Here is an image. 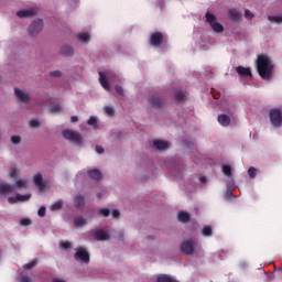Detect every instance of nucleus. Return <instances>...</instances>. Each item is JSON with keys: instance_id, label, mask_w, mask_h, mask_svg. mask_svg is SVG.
I'll list each match as a JSON object with an SVG mask.
<instances>
[{"instance_id": "49530a36", "label": "nucleus", "mask_w": 282, "mask_h": 282, "mask_svg": "<svg viewBox=\"0 0 282 282\" xmlns=\"http://www.w3.org/2000/svg\"><path fill=\"white\" fill-rule=\"evenodd\" d=\"M115 91H117L119 94V96H124V88H122V86L117 85L115 87Z\"/></svg>"}, {"instance_id": "b1692460", "label": "nucleus", "mask_w": 282, "mask_h": 282, "mask_svg": "<svg viewBox=\"0 0 282 282\" xmlns=\"http://www.w3.org/2000/svg\"><path fill=\"white\" fill-rule=\"evenodd\" d=\"M77 39L80 43H89V41H91V35H89V33H79L77 34Z\"/></svg>"}, {"instance_id": "4c0bfd02", "label": "nucleus", "mask_w": 282, "mask_h": 282, "mask_svg": "<svg viewBox=\"0 0 282 282\" xmlns=\"http://www.w3.org/2000/svg\"><path fill=\"white\" fill-rule=\"evenodd\" d=\"M248 175L251 180H254V177H257V169H254L253 166L249 167Z\"/></svg>"}, {"instance_id": "c03bdc74", "label": "nucleus", "mask_w": 282, "mask_h": 282, "mask_svg": "<svg viewBox=\"0 0 282 282\" xmlns=\"http://www.w3.org/2000/svg\"><path fill=\"white\" fill-rule=\"evenodd\" d=\"M20 225L21 226H31L32 225V220L30 219V218H22L21 220H20Z\"/></svg>"}, {"instance_id": "f3484780", "label": "nucleus", "mask_w": 282, "mask_h": 282, "mask_svg": "<svg viewBox=\"0 0 282 282\" xmlns=\"http://www.w3.org/2000/svg\"><path fill=\"white\" fill-rule=\"evenodd\" d=\"M153 147L154 149H158V151H166V149H169V143L166 141L155 140Z\"/></svg>"}, {"instance_id": "ddd939ff", "label": "nucleus", "mask_w": 282, "mask_h": 282, "mask_svg": "<svg viewBox=\"0 0 282 282\" xmlns=\"http://www.w3.org/2000/svg\"><path fill=\"white\" fill-rule=\"evenodd\" d=\"M33 182L40 192L45 191V183L43 182V175L41 173H37L33 176Z\"/></svg>"}, {"instance_id": "a18cd8bd", "label": "nucleus", "mask_w": 282, "mask_h": 282, "mask_svg": "<svg viewBox=\"0 0 282 282\" xmlns=\"http://www.w3.org/2000/svg\"><path fill=\"white\" fill-rule=\"evenodd\" d=\"M12 144H21V137L19 135H12L11 137Z\"/></svg>"}, {"instance_id": "ea45409f", "label": "nucleus", "mask_w": 282, "mask_h": 282, "mask_svg": "<svg viewBox=\"0 0 282 282\" xmlns=\"http://www.w3.org/2000/svg\"><path fill=\"white\" fill-rule=\"evenodd\" d=\"M30 127H31V129H39V127H41V123L39 122V120L32 119L30 121Z\"/></svg>"}, {"instance_id": "4468645a", "label": "nucleus", "mask_w": 282, "mask_h": 282, "mask_svg": "<svg viewBox=\"0 0 282 282\" xmlns=\"http://www.w3.org/2000/svg\"><path fill=\"white\" fill-rule=\"evenodd\" d=\"M176 102H186L188 100V93L184 90H176L174 94Z\"/></svg>"}, {"instance_id": "f03ea898", "label": "nucleus", "mask_w": 282, "mask_h": 282, "mask_svg": "<svg viewBox=\"0 0 282 282\" xmlns=\"http://www.w3.org/2000/svg\"><path fill=\"white\" fill-rule=\"evenodd\" d=\"M197 248H199L197 240L188 239L181 245V252L182 254H188V257H192Z\"/></svg>"}, {"instance_id": "603ef678", "label": "nucleus", "mask_w": 282, "mask_h": 282, "mask_svg": "<svg viewBox=\"0 0 282 282\" xmlns=\"http://www.w3.org/2000/svg\"><path fill=\"white\" fill-rule=\"evenodd\" d=\"M70 122H78V117L77 116H72L70 117Z\"/></svg>"}, {"instance_id": "39448f33", "label": "nucleus", "mask_w": 282, "mask_h": 282, "mask_svg": "<svg viewBox=\"0 0 282 282\" xmlns=\"http://www.w3.org/2000/svg\"><path fill=\"white\" fill-rule=\"evenodd\" d=\"M63 137L74 144H83V134L72 130H63Z\"/></svg>"}, {"instance_id": "3c124183", "label": "nucleus", "mask_w": 282, "mask_h": 282, "mask_svg": "<svg viewBox=\"0 0 282 282\" xmlns=\"http://www.w3.org/2000/svg\"><path fill=\"white\" fill-rule=\"evenodd\" d=\"M96 151H97V153H105V149L100 145L96 147Z\"/></svg>"}, {"instance_id": "37998d69", "label": "nucleus", "mask_w": 282, "mask_h": 282, "mask_svg": "<svg viewBox=\"0 0 282 282\" xmlns=\"http://www.w3.org/2000/svg\"><path fill=\"white\" fill-rule=\"evenodd\" d=\"M59 246H61V248H62L63 250H69V248H72V242H69V241H63V242L59 243Z\"/></svg>"}, {"instance_id": "9b49d317", "label": "nucleus", "mask_w": 282, "mask_h": 282, "mask_svg": "<svg viewBox=\"0 0 282 282\" xmlns=\"http://www.w3.org/2000/svg\"><path fill=\"white\" fill-rule=\"evenodd\" d=\"M236 72L240 78H252V70L249 67L238 66Z\"/></svg>"}, {"instance_id": "20e7f679", "label": "nucleus", "mask_w": 282, "mask_h": 282, "mask_svg": "<svg viewBox=\"0 0 282 282\" xmlns=\"http://www.w3.org/2000/svg\"><path fill=\"white\" fill-rule=\"evenodd\" d=\"M205 17H206V21L209 23L214 32H216L217 34H221V32H224V25L217 22V18L215 17V14L207 12Z\"/></svg>"}, {"instance_id": "6e6552de", "label": "nucleus", "mask_w": 282, "mask_h": 282, "mask_svg": "<svg viewBox=\"0 0 282 282\" xmlns=\"http://www.w3.org/2000/svg\"><path fill=\"white\" fill-rule=\"evenodd\" d=\"M43 30V20L41 19H35L29 26V34L32 36L34 34H39Z\"/></svg>"}, {"instance_id": "79ce46f5", "label": "nucleus", "mask_w": 282, "mask_h": 282, "mask_svg": "<svg viewBox=\"0 0 282 282\" xmlns=\"http://www.w3.org/2000/svg\"><path fill=\"white\" fill-rule=\"evenodd\" d=\"M87 124H89V127H97L98 120H96V117H90L87 121Z\"/></svg>"}, {"instance_id": "72a5a7b5", "label": "nucleus", "mask_w": 282, "mask_h": 282, "mask_svg": "<svg viewBox=\"0 0 282 282\" xmlns=\"http://www.w3.org/2000/svg\"><path fill=\"white\" fill-rule=\"evenodd\" d=\"M223 173L227 177H230V175H232V167L230 165H223Z\"/></svg>"}, {"instance_id": "bb28decb", "label": "nucleus", "mask_w": 282, "mask_h": 282, "mask_svg": "<svg viewBox=\"0 0 282 282\" xmlns=\"http://www.w3.org/2000/svg\"><path fill=\"white\" fill-rule=\"evenodd\" d=\"M50 111L52 113H61V111H63V107H61V104H51Z\"/></svg>"}, {"instance_id": "cd10ccee", "label": "nucleus", "mask_w": 282, "mask_h": 282, "mask_svg": "<svg viewBox=\"0 0 282 282\" xmlns=\"http://www.w3.org/2000/svg\"><path fill=\"white\" fill-rule=\"evenodd\" d=\"M203 237H213V228L210 226H205L202 229Z\"/></svg>"}, {"instance_id": "a19ab883", "label": "nucleus", "mask_w": 282, "mask_h": 282, "mask_svg": "<svg viewBox=\"0 0 282 282\" xmlns=\"http://www.w3.org/2000/svg\"><path fill=\"white\" fill-rule=\"evenodd\" d=\"M51 78H61L63 76V73L61 70H53L50 73Z\"/></svg>"}, {"instance_id": "09e8293b", "label": "nucleus", "mask_w": 282, "mask_h": 282, "mask_svg": "<svg viewBox=\"0 0 282 282\" xmlns=\"http://www.w3.org/2000/svg\"><path fill=\"white\" fill-rule=\"evenodd\" d=\"M112 218L113 219H120V210L113 209L112 210Z\"/></svg>"}, {"instance_id": "0eeeda50", "label": "nucleus", "mask_w": 282, "mask_h": 282, "mask_svg": "<svg viewBox=\"0 0 282 282\" xmlns=\"http://www.w3.org/2000/svg\"><path fill=\"white\" fill-rule=\"evenodd\" d=\"M270 120L273 127H281L282 124V112L280 109H272L270 111Z\"/></svg>"}, {"instance_id": "7ed1b4c3", "label": "nucleus", "mask_w": 282, "mask_h": 282, "mask_svg": "<svg viewBox=\"0 0 282 282\" xmlns=\"http://www.w3.org/2000/svg\"><path fill=\"white\" fill-rule=\"evenodd\" d=\"M166 41V35L160 31L153 32L150 35V45H152V47H160V45H164Z\"/></svg>"}, {"instance_id": "dca6fc26", "label": "nucleus", "mask_w": 282, "mask_h": 282, "mask_svg": "<svg viewBox=\"0 0 282 282\" xmlns=\"http://www.w3.org/2000/svg\"><path fill=\"white\" fill-rule=\"evenodd\" d=\"M99 83L106 91H111V86L109 85V82H107V76L102 74V72H99Z\"/></svg>"}, {"instance_id": "5701e85b", "label": "nucleus", "mask_w": 282, "mask_h": 282, "mask_svg": "<svg viewBox=\"0 0 282 282\" xmlns=\"http://www.w3.org/2000/svg\"><path fill=\"white\" fill-rule=\"evenodd\" d=\"M74 225L76 228H83V226H87V219L83 216H78L74 219Z\"/></svg>"}, {"instance_id": "1a4fd4ad", "label": "nucleus", "mask_w": 282, "mask_h": 282, "mask_svg": "<svg viewBox=\"0 0 282 282\" xmlns=\"http://www.w3.org/2000/svg\"><path fill=\"white\" fill-rule=\"evenodd\" d=\"M17 17H19L20 19H32V17H36V9H22L17 12Z\"/></svg>"}, {"instance_id": "e433bc0d", "label": "nucleus", "mask_w": 282, "mask_h": 282, "mask_svg": "<svg viewBox=\"0 0 282 282\" xmlns=\"http://www.w3.org/2000/svg\"><path fill=\"white\" fill-rule=\"evenodd\" d=\"M17 188H25L28 186V181L25 180H18L15 182Z\"/></svg>"}, {"instance_id": "412c9836", "label": "nucleus", "mask_w": 282, "mask_h": 282, "mask_svg": "<svg viewBox=\"0 0 282 282\" xmlns=\"http://www.w3.org/2000/svg\"><path fill=\"white\" fill-rule=\"evenodd\" d=\"M177 219L181 224H188V221H191V214L186 212H178Z\"/></svg>"}, {"instance_id": "8fccbe9b", "label": "nucleus", "mask_w": 282, "mask_h": 282, "mask_svg": "<svg viewBox=\"0 0 282 282\" xmlns=\"http://www.w3.org/2000/svg\"><path fill=\"white\" fill-rule=\"evenodd\" d=\"M21 282H32V280L30 279V276L24 275L21 278Z\"/></svg>"}, {"instance_id": "9d476101", "label": "nucleus", "mask_w": 282, "mask_h": 282, "mask_svg": "<svg viewBox=\"0 0 282 282\" xmlns=\"http://www.w3.org/2000/svg\"><path fill=\"white\" fill-rule=\"evenodd\" d=\"M93 237L96 241H109V232L98 229L93 232Z\"/></svg>"}, {"instance_id": "de8ad7c7", "label": "nucleus", "mask_w": 282, "mask_h": 282, "mask_svg": "<svg viewBox=\"0 0 282 282\" xmlns=\"http://www.w3.org/2000/svg\"><path fill=\"white\" fill-rule=\"evenodd\" d=\"M45 213H46L45 206L40 207V209L37 210L39 217H45Z\"/></svg>"}, {"instance_id": "423d86ee", "label": "nucleus", "mask_w": 282, "mask_h": 282, "mask_svg": "<svg viewBox=\"0 0 282 282\" xmlns=\"http://www.w3.org/2000/svg\"><path fill=\"white\" fill-rule=\"evenodd\" d=\"M74 258L76 261H80L82 263H89V251L84 247H79L76 249Z\"/></svg>"}, {"instance_id": "c756f323", "label": "nucleus", "mask_w": 282, "mask_h": 282, "mask_svg": "<svg viewBox=\"0 0 282 282\" xmlns=\"http://www.w3.org/2000/svg\"><path fill=\"white\" fill-rule=\"evenodd\" d=\"M268 21L271 23H282V15H268Z\"/></svg>"}, {"instance_id": "c9c22d12", "label": "nucleus", "mask_w": 282, "mask_h": 282, "mask_svg": "<svg viewBox=\"0 0 282 282\" xmlns=\"http://www.w3.org/2000/svg\"><path fill=\"white\" fill-rule=\"evenodd\" d=\"M105 113L106 116H115L116 115V110L113 109V107L110 106H106L105 108Z\"/></svg>"}, {"instance_id": "f8f14e48", "label": "nucleus", "mask_w": 282, "mask_h": 282, "mask_svg": "<svg viewBox=\"0 0 282 282\" xmlns=\"http://www.w3.org/2000/svg\"><path fill=\"white\" fill-rule=\"evenodd\" d=\"M14 94L20 102H24L25 105H28V102H30V95L26 94L25 91H23L19 88H15Z\"/></svg>"}, {"instance_id": "58836bf2", "label": "nucleus", "mask_w": 282, "mask_h": 282, "mask_svg": "<svg viewBox=\"0 0 282 282\" xmlns=\"http://www.w3.org/2000/svg\"><path fill=\"white\" fill-rule=\"evenodd\" d=\"M245 19H247L248 21H252V19H254V13L250 12V10L246 9L245 10Z\"/></svg>"}, {"instance_id": "aec40b11", "label": "nucleus", "mask_w": 282, "mask_h": 282, "mask_svg": "<svg viewBox=\"0 0 282 282\" xmlns=\"http://www.w3.org/2000/svg\"><path fill=\"white\" fill-rule=\"evenodd\" d=\"M73 204L75 206V208H83V206H85V196L78 194L75 196Z\"/></svg>"}, {"instance_id": "6ab92c4d", "label": "nucleus", "mask_w": 282, "mask_h": 282, "mask_svg": "<svg viewBox=\"0 0 282 282\" xmlns=\"http://www.w3.org/2000/svg\"><path fill=\"white\" fill-rule=\"evenodd\" d=\"M228 14H229L230 21H235L236 23H238V21H241V12L237 10L230 9Z\"/></svg>"}, {"instance_id": "864d4df0", "label": "nucleus", "mask_w": 282, "mask_h": 282, "mask_svg": "<svg viewBox=\"0 0 282 282\" xmlns=\"http://www.w3.org/2000/svg\"><path fill=\"white\" fill-rule=\"evenodd\" d=\"M200 182H206V177H200Z\"/></svg>"}, {"instance_id": "5fc2aeb1", "label": "nucleus", "mask_w": 282, "mask_h": 282, "mask_svg": "<svg viewBox=\"0 0 282 282\" xmlns=\"http://www.w3.org/2000/svg\"><path fill=\"white\" fill-rule=\"evenodd\" d=\"M3 253V250L2 249H0V257H1V254Z\"/></svg>"}, {"instance_id": "f257e3e1", "label": "nucleus", "mask_w": 282, "mask_h": 282, "mask_svg": "<svg viewBox=\"0 0 282 282\" xmlns=\"http://www.w3.org/2000/svg\"><path fill=\"white\" fill-rule=\"evenodd\" d=\"M257 69L262 80H270L274 70V64H272V59L268 55L261 54L257 58Z\"/></svg>"}, {"instance_id": "f704fd0d", "label": "nucleus", "mask_w": 282, "mask_h": 282, "mask_svg": "<svg viewBox=\"0 0 282 282\" xmlns=\"http://www.w3.org/2000/svg\"><path fill=\"white\" fill-rule=\"evenodd\" d=\"M39 261L36 259L31 260L29 263L24 264V270H32V268H36Z\"/></svg>"}, {"instance_id": "6e6d98bb", "label": "nucleus", "mask_w": 282, "mask_h": 282, "mask_svg": "<svg viewBox=\"0 0 282 282\" xmlns=\"http://www.w3.org/2000/svg\"><path fill=\"white\" fill-rule=\"evenodd\" d=\"M279 272H282V267L279 269Z\"/></svg>"}, {"instance_id": "2f4dec72", "label": "nucleus", "mask_w": 282, "mask_h": 282, "mask_svg": "<svg viewBox=\"0 0 282 282\" xmlns=\"http://www.w3.org/2000/svg\"><path fill=\"white\" fill-rule=\"evenodd\" d=\"M9 175H10V177H12V180H18L19 175H20L19 169L11 167Z\"/></svg>"}, {"instance_id": "393cba45", "label": "nucleus", "mask_w": 282, "mask_h": 282, "mask_svg": "<svg viewBox=\"0 0 282 282\" xmlns=\"http://www.w3.org/2000/svg\"><path fill=\"white\" fill-rule=\"evenodd\" d=\"M0 193H2V195H8V193H12V185L1 184L0 185Z\"/></svg>"}, {"instance_id": "473e14b6", "label": "nucleus", "mask_w": 282, "mask_h": 282, "mask_svg": "<svg viewBox=\"0 0 282 282\" xmlns=\"http://www.w3.org/2000/svg\"><path fill=\"white\" fill-rule=\"evenodd\" d=\"M98 215H100V217H109V215H111V210L109 208H99Z\"/></svg>"}, {"instance_id": "a878e982", "label": "nucleus", "mask_w": 282, "mask_h": 282, "mask_svg": "<svg viewBox=\"0 0 282 282\" xmlns=\"http://www.w3.org/2000/svg\"><path fill=\"white\" fill-rule=\"evenodd\" d=\"M63 199L56 200L51 205V210L54 213L56 210H62L63 209Z\"/></svg>"}, {"instance_id": "2eb2a0df", "label": "nucleus", "mask_w": 282, "mask_h": 282, "mask_svg": "<svg viewBox=\"0 0 282 282\" xmlns=\"http://www.w3.org/2000/svg\"><path fill=\"white\" fill-rule=\"evenodd\" d=\"M150 102H151L152 107H154V109H162V107H164V105H165L164 99L156 97V96H153L150 99Z\"/></svg>"}, {"instance_id": "4be33fe9", "label": "nucleus", "mask_w": 282, "mask_h": 282, "mask_svg": "<svg viewBox=\"0 0 282 282\" xmlns=\"http://www.w3.org/2000/svg\"><path fill=\"white\" fill-rule=\"evenodd\" d=\"M218 122L221 127H229L230 126V117L228 115H219Z\"/></svg>"}, {"instance_id": "7c9ffc66", "label": "nucleus", "mask_w": 282, "mask_h": 282, "mask_svg": "<svg viewBox=\"0 0 282 282\" xmlns=\"http://www.w3.org/2000/svg\"><path fill=\"white\" fill-rule=\"evenodd\" d=\"M30 197H32V194H25V195L17 194L15 199L18 202H29Z\"/></svg>"}, {"instance_id": "a211bd4d", "label": "nucleus", "mask_w": 282, "mask_h": 282, "mask_svg": "<svg viewBox=\"0 0 282 282\" xmlns=\"http://www.w3.org/2000/svg\"><path fill=\"white\" fill-rule=\"evenodd\" d=\"M88 177L90 180H95L96 182H99V180H102V173L98 170H90L87 172Z\"/></svg>"}, {"instance_id": "c85d7f7f", "label": "nucleus", "mask_w": 282, "mask_h": 282, "mask_svg": "<svg viewBox=\"0 0 282 282\" xmlns=\"http://www.w3.org/2000/svg\"><path fill=\"white\" fill-rule=\"evenodd\" d=\"M61 52L65 56H72V54H74V48L72 46H63Z\"/></svg>"}]
</instances>
